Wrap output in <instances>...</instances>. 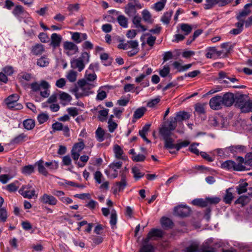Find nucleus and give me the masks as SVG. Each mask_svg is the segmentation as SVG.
<instances>
[{"instance_id": "nucleus-1", "label": "nucleus", "mask_w": 252, "mask_h": 252, "mask_svg": "<svg viewBox=\"0 0 252 252\" xmlns=\"http://www.w3.org/2000/svg\"><path fill=\"white\" fill-rule=\"evenodd\" d=\"M212 243L211 240L206 241L199 249V243L197 241H192L184 250V252H216L215 248L210 246Z\"/></svg>"}, {"instance_id": "nucleus-2", "label": "nucleus", "mask_w": 252, "mask_h": 252, "mask_svg": "<svg viewBox=\"0 0 252 252\" xmlns=\"http://www.w3.org/2000/svg\"><path fill=\"white\" fill-rule=\"evenodd\" d=\"M90 55L87 52H82L81 56L77 59H73L71 61V67L77 69L79 72L82 71L85 68V64L90 61Z\"/></svg>"}, {"instance_id": "nucleus-3", "label": "nucleus", "mask_w": 252, "mask_h": 252, "mask_svg": "<svg viewBox=\"0 0 252 252\" xmlns=\"http://www.w3.org/2000/svg\"><path fill=\"white\" fill-rule=\"evenodd\" d=\"M19 96L16 94H13L9 96L5 100V103L7 107L14 110H20L23 108L21 104L17 102Z\"/></svg>"}, {"instance_id": "nucleus-4", "label": "nucleus", "mask_w": 252, "mask_h": 252, "mask_svg": "<svg viewBox=\"0 0 252 252\" xmlns=\"http://www.w3.org/2000/svg\"><path fill=\"white\" fill-rule=\"evenodd\" d=\"M221 168L227 170L233 169L236 171H244V167L240 164V162L236 163L234 161L228 160L223 162L221 164Z\"/></svg>"}, {"instance_id": "nucleus-5", "label": "nucleus", "mask_w": 252, "mask_h": 252, "mask_svg": "<svg viewBox=\"0 0 252 252\" xmlns=\"http://www.w3.org/2000/svg\"><path fill=\"white\" fill-rule=\"evenodd\" d=\"M127 186V181L126 175L123 173L121 175V181L117 182L114 185L113 189L114 194L124 190Z\"/></svg>"}, {"instance_id": "nucleus-6", "label": "nucleus", "mask_w": 252, "mask_h": 252, "mask_svg": "<svg viewBox=\"0 0 252 252\" xmlns=\"http://www.w3.org/2000/svg\"><path fill=\"white\" fill-rule=\"evenodd\" d=\"M174 215L181 217H186L191 213L189 207L186 205H179L175 207L174 209Z\"/></svg>"}, {"instance_id": "nucleus-7", "label": "nucleus", "mask_w": 252, "mask_h": 252, "mask_svg": "<svg viewBox=\"0 0 252 252\" xmlns=\"http://www.w3.org/2000/svg\"><path fill=\"white\" fill-rule=\"evenodd\" d=\"M32 78V74L27 72H21L18 75L17 79L21 85L25 89L30 87V84L27 82L30 81Z\"/></svg>"}, {"instance_id": "nucleus-8", "label": "nucleus", "mask_w": 252, "mask_h": 252, "mask_svg": "<svg viewBox=\"0 0 252 252\" xmlns=\"http://www.w3.org/2000/svg\"><path fill=\"white\" fill-rule=\"evenodd\" d=\"M63 47L68 56H72L78 52V48L74 43L70 41H65Z\"/></svg>"}, {"instance_id": "nucleus-9", "label": "nucleus", "mask_w": 252, "mask_h": 252, "mask_svg": "<svg viewBox=\"0 0 252 252\" xmlns=\"http://www.w3.org/2000/svg\"><path fill=\"white\" fill-rule=\"evenodd\" d=\"M32 188V187L30 184L23 186L20 189L19 192L25 198H32L35 195V190Z\"/></svg>"}, {"instance_id": "nucleus-10", "label": "nucleus", "mask_w": 252, "mask_h": 252, "mask_svg": "<svg viewBox=\"0 0 252 252\" xmlns=\"http://www.w3.org/2000/svg\"><path fill=\"white\" fill-rule=\"evenodd\" d=\"M210 107L214 110L220 109L223 105L221 96L217 95L211 98L209 101Z\"/></svg>"}, {"instance_id": "nucleus-11", "label": "nucleus", "mask_w": 252, "mask_h": 252, "mask_svg": "<svg viewBox=\"0 0 252 252\" xmlns=\"http://www.w3.org/2000/svg\"><path fill=\"white\" fill-rule=\"evenodd\" d=\"M40 201L44 204L56 205L57 204V199L53 196L47 193L43 194L39 198Z\"/></svg>"}, {"instance_id": "nucleus-12", "label": "nucleus", "mask_w": 252, "mask_h": 252, "mask_svg": "<svg viewBox=\"0 0 252 252\" xmlns=\"http://www.w3.org/2000/svg\"><path fill=\"white\" fill-rule=\"evenodd\" d=\"M164 233L163 231L159 229H153L148 234L147 237L145 239V243H148L149 240L154 238H161L163 237Z\"/></svg>"}, {"instance_id": "nucleus-13", "label": "nucleus", "mask_w": 252, "mask_h": 252, "mask_svg": "<svg viewBox=\"0 0 252 252\" xmlns=\"http://www.w3.org/2000/svg\"><path fill=\"white\" fill-rule=\"evenodd\" d=\"M221 98L223 105L227 107L231 106L235 101V96L231 93H225Z\"/></svg>"}, {"instance_id": "nucleus-14", "label": "nucleus", "mask_w": 252, "mask_h": 252, "mask_svg": "<svg viewBox=\"0 0 252 252\" xmlns=\"http://www.w3.org/2000/svg\"><path fill=\"white\" fill-rule=\"evenodd\" d=\"M229 154L236 155L237 154H241L246 153V147L241 145H233L228 147Z\"/></svg>"}, {"instance_id": "nucleus-15", "label": "nucleus", "mask_w": 252, "mask_h": 252, "mask_svg": "<svg viewBox=\"0 0 252 252\" xmlns=\"http://www.w3.org/2000/svg\"><path fill=\"white\" fill-rule=\"evenodd\" d=\"M237 160L240 164L245 167L244 170H250L251 167L252 166V156L246 157L245 159L241 157H239Z\"/></svg>"}, {"instance_id": "nucleus-16", "label": "nucleus", "mask_w": 252, "mask_h": 252, "mask_svg": "<svg viewBox=\"0 0 252 252\" xmlns=\"http://www.w3.org/2000/svg\"><path fill=\"white\" fill-rule=\"evenodd\" d=\"M205 56L208 59L220 58L218 50L215 47H210L206 49Z\"/></svg>"}, {"instance_id": "nucleus-17", "label": "nucleus", "mask_w": 252, "mask_h": 252, "mask_svg": "<svg viewBox=\"0 0 252 252\" xmlns=\"http://www.w3.org/2000/svg\"><path fill=\"white\" fill-rule=\"evenodd\" d=\"M62 40V36L56 33H53L51 36V42L50 45L54 48L59 47Z\"/></svg>"}, {"instance_id": "nucleus-18", "label": "nucleus", "mask_w": 252, "mask_h": 252, "mask_svg": "<svg viewBox=\"0 0 252 252\" xmlns=\"http://www.w3.org/2000/svg\"><path fill=\"white\" fill-rule=\"evenodd\" d=\"M229 43L227 42L223 43L220 45L221 49L218 50L220 58H224L228 56L231 48L228 47Z\"/></svg>"}, {"instance_id": "nucleus-19", "label": "nucleus", "mask_w": 252, "mask_h": 252, "mask_svg": "<svg viewBox=\"0 0 252 252\" xmlns=\"http://www.w3.org/2000/svg\"><path fill=\"white\" fill-rule=\"evenodd\" d=\"M12 13L19 21H21L22 18L25 17L27 14V13L24 11L21 5H16L13 9Z\"/></svg>"}, {"instance_id": "nucleus-20", "label": "nucleus", "mask_w": 252, "mask_h": 252, "mask_svg": "<svg viewBox=\"0 0 252 252\" xmlns=\"http://www.w3.org/2000/svg\"><path fill=\"white\" fill-rule=\"evenodd\" d=\"M174 117L178 123L181 122V125L183 126L182 121L189 119L190 118V115L185 111H179L176 113Z\"/></svg>"}, {"instance_id": "nucleus-21", "label": "nucleus", "mask_w": 252, "mask_h": 252, "mask_svg": "<svg viewBox=\"0 0 252 252\" xmlns=\"http://www.w3.org/2000/svg\"><path fill=\"white\" fill-rule=\"evenodd\" d=\"M45 51L44 46L41 44H36L32 46L31 53L35 56L41 55Z\"/></svg>"}, {"instance_id": "nucleus-22", "label": "nucleus", "mask_w": 252, "mask_h": 252, "mask_svg": "<svg viewBox=\"0 0 252 252\" xmlns=\"http://www.w3.org/2000/svg\"><path fill=\"white\" fill-rule=\"evenodd\" d=\"M172 130L167 127L166 125H163L159 129V134L163 137V139L171 137Z\"/></svg>"}, {"instance_id": "nucleus-23", "label": "nucleus", "mask_w": 252, "mask_h": 252, "mask_svg": "<svg viewBox=\"0 0 252 252\" xmlns=\"http://www.w3.org/2000/svg\"><path fill=\"white\" fill-rule=\"evenodd\" d=\"M41 88L44 90L40 91V95L41 96L46 98L48 97L50 94V91L49 88H50L49 84L46 81L42 80L41 81Z\"/></svg>"}, {"instance_id": "nucleus-24", "label": "nucleus", "mask_w": 252, "mask_h": 252, "mask_svg": "<svg viewBox=\"0 0 252 252\" xmlns=\"http://www.w3.org/2000/svg\"><path fill=\"white\" fill-rule=\"evenodd\" d=\"M28 139V135L24 133H22L13 138L10 141V144L12 145L18 144L23 142L27 141Z\"/></svg>"}, {"instance_id": "nucleus-25", "label": "nucleus", "mask_w": 252, "mask_h": 252, "mask_svg": "<svg viewBox=\"0 0 252 252\" xmlns=\"http://www.w3.org/2000/svg\"><path fill=\"white\" fill-rule=\"evenodd\" d=\"M35 165L37 166V169L39 173L45 176H47L49 174L47 169L46 168L45 163L42 160H39L35 163Z\"/></svg>"}, {"instance_id": "nucleus-26", "label": "nucleus", "mask_w": 252, "mask_h": 252, "mask_svg": "<svg viewBox=\"0 0 252 252\" xmlns=\"http://www.w3.org/2000/svg\"><path fill=\"white\" fill-rule=\"evenodd\" d=\"M247 95L244 94H239L235 96V105L239 108L245 103L247 99Z\"/></svg>"}, {"instance_id": "nucleus-27", "label": "nucleus", "mask_w": 252, "mask_h": 252, "mask_svg": "<svg viewBox=\"0 0 252 252\" xmlns=\"http://www.w3.org/2000/svg\"><path fill=\"white\" fill-rule=\"evenodd\" d=\"M232 189L233 188H229L226 190L225 194L223 198V201L226 204H230L234 198L233 194L231 191Z\"/></svg>"}, {"instance_id": "nucleus-28", "label": "nucleus", "mask_w": 252, "mask_h": 252, "mask_svg": "<svg viewBox=\"0 0 252 252\" xmlns=\"http://www.w3.org/2000/svg\"><path fill=\"white\" fill-rule=\"evenodd\" d=\"M141 18L138 15H135L132 20V23L134 25L135 27L137 29H140L142 31H146V28L141 24Z\"/></svg>"}, {"instance_id": "nucleus-29", "label": "nucleus", "mask_w": 252, "mask_h": 252, "mask_svg": "<svg viewBox=\"0 0 252 252\" xmlns=\"http://www.w3.org/2000/svg\"><path fill=\"white\" fill-rule=\"evenodd\" d=\"M94 85L91 84H89V86L83 90H79V89H78L76 92V96L77 97H81L82 96H87L89 95L90 93L89 90L94 88Z\"/></svg>"}, {"instance_id": "nucleus-30", "label": "nucleus", "mask_w": 252, "mask_h": 252, "mask_svg": "<svg viewBox=\"0 0 252 252\" xmlns=\"http://www.w3.org/2000/svg\"><path fill=\"white\" fill-rule=\"evenodd\" d=\"M50 62V59L47 57L43 56L37 59L36 64L41 67H45L48 66Z\"/></svg>"}, {"instance_id": "nucleus-31", "label": "nucleus", "mask_w": 252, "mask_h": 252, "mask_svg": "<svg viewBox=\"0 0 252 252\" xmlns=\"http://www.w3.org/2000/svg\"><path fill=\"white\" fill-rule=\"evenodd\" d=\"M248 183L245 182H242L236 187V189L238 194L245 193L248 190Z\"/></svg>"}, {"instance_id": "nucleus-32", "label": "nucleus", "mask_w": 252, "mask_h": 252, "mask_svg": "<svg viewBox=\"0 0 252 252\" xmlns=\"http://www.w3.org/2000/svg\"><path fill=\"white\" fill-rule=\"evenodd\" d=\"M146 109L144 107H141L137 109L134 112L132 122H135V120L140 119L144 114Z\"/></svg>"}, {"instance_id": "nucleus-33", "label": "nucleus", "mask_w": 252, "mask_h": 252, "mask_svg": "<svg viewBox=\"0 0 252 252\" xmlns=\"http://www.w3.org/2000/svg\"><path fill=\"white\" fill-rule=\"evenodd\" d=\"M130 45L132 50L128 51L127 54L128 56L132 57L137 54L139 52V43L138 41L137 42H132V44H130Z\"/></svg>"}, {"instance_id": "nucleus-34", "label": "nucleus", "mask_w": 252, "mask_h": 252, "mask_svg": "<svg viewBox=\"0 0 252 252\" xmlns=\"http://www.w3.org/2000/svg\"><path fill=\"white\" fill-rule=\"evenodd\" d=\"M125 13L129 16H133L135 15L136 13V10L135 8V5L132 3H128L125 7Z\"/></svg>"}, {"instance_id": "nucleus-35", "label": "nucleus", "mask_w": 252, "mask_h": 252, "mask_svg": "<svg viewBox=\"0 0 252 252\" xmlns=\"http://www.w3.org/2000/svg\"><path fill=\"white\" fill-rule=\"evenodd\" d=\"M173 11H168L165 12L162 16L161 17L160 21L164 24L168 25L171 20V16L173 14Z\"/></svg>"}, {"instance_id": "nucleus-36", "label": "nucleus", "mask_w": 252, "mask_h": 252, "mask_svg": "<svg viewBox=\"0 0 252 252\" xmlns=\"http://www.w3.org/2000/svg\"><path fill=\"white\" fill-rule=\"evenodd\" d=\"M250 201V198L246 195L240 196L235 202V204H240L244 206L248 204Z\"/></svg>"}, {"instance_id": "nucleus-37", "label": "nucleus", "mask_w": 252, "mask_h": 252, "mask_svg": "<svg viewBox=\"0 0 252 252\" xmlns=\"http://www.w3.org/2000/svg\"><path fill=\"white\" fill-rule=\"evenodd\" d=\"M142 16L143 20L148 23L151 24L153 23V19L152 18V15L150 12L147 10L144 9L142 12Z\"/></svg>"}, {"instance_id": "nucleus-38", "label": "nucleus", "mask_w": 252, "mask_h": 252, "mask_svg": "<svg viewBox=\"0 0 252 252\" xmlns=\"http://www.w3.org/2000/svg\"><path fill=\"white\" fill-rule=\"evenodd\" d=\"M114 152L116 158L118 159H124V157L123 156L124 152L120 146L116 145L114 146Z\"/></svg>"}, {"instance_id": "nucleus-39", "label": "nucleus", "mask_w": 252, "mask_h": 252, "mask_svg": "<svg viewBox=\"0 0 252 252\" xmlns=\"http://www.w3.org/2000/svg\"><path fill=\"white\" fill-rule=\"evenodd\" d=\"M164 140V146L166 148L168 149H176V144H174V140L171 138H167L163 139Z\"/></svg>"}, {"instance_id": "nucleus-40", "label": "nucleus", "mask_w": 252, "mask_h": 252, "mask_svg": "<svg viewBox=\"0 0 252 252\" xmlns=\"http://www.w3.org/2000/svg\"><path fill=\"white\" fill-rule=\"evenodd\" d=\"M162 226L164 228H170L173 226L172 220L166 217H162L160 220Z\"/></svg>"}, {"instance_id": "nucleus-41", "label": "nucleus", "mask_w": 252, "mask_h": 252, "mask_svg": "<svg viewBox=\"0 0 252 252\" xmlns=\"http://www.w3.org/2000/svg\"><path fill=\"white\" fill-rule=\"evenodd\" d=\"M96 138L98 141L102 142L104 140L105 132L104 130L99 127L95 131Z\"/></svg>"}, {"instance_id": "nucleus-42", "label": "nucleus", "mask_w": 252, "mask_h": 252, "mask_svg": "<svg viewBox=\"0 0 252 252\" xmlns=\"http://www.w3.org/2000/svg\"><path fill=\"white\" fill-rule=\"evenodd\" d=\"M154 249L153 246L148 243H145L144 241V244L139 250V252H154Z\"/></svg>"}, {"instance_id": "nucleus-43", "label": "nucleus", "mask_w": 252, "mask_h": 252, "mask_svg": "<svg viewBox=\"0 0 252 252\" xmlns=\"http://www.w3.org/2000/svg\"><path fill=\"white\" fill-rule=\"evenodd\" d=\"M109 109H104L98 111L99 116L98 118L101 122H105L107 120V117L108 115Z\"/></svg>"}, {"instance_id": "nucleus-44", "label": "nucleus", "mask_w": 252, "mask_h": 252, "mask_svg": "<svg viewBox=\"0 0 252 252\" xmlns=\"http://www.w3.org/2000/svg\"><path fill=\"white\" fill-rule=\"evenodd\" d=\"M23 126L27 130H31L35 126L34 120L32 119H27L23 122Z\"/></svg>"}, {"instance_id": "nucleus-45", "label": "nucleus", "mask_w": 252, "mask_h": 252, "mask_svg": "<svg viewBox=\"0 0 252 252\" xmlns=\"http://www.w3.org/2000/svg\"><path fill=\"white\" fill-rule=\"evenodd\" d=\"M216 151L220 157H228L230 156L228 147L223 149H217Z\"/></svg>"}, {"instance_id": "nucleus-46", "label": "nucleus", "mask_w": 252, "mask_h": 252, "mask_svg": "<svg viewBox=\"0 0 252 252\" xmlns=\"http://www.w3.org/2000/svg\"><path fill=\"white\" fill-rule=\"evenodd\" d=\"M71 154L73 159L75 161V164H76L79 167H83L85 166V163H80V162L77 161L80 156V153L71 150Z\"/></svg>"}, {"instance_id": "nucleus-47", "label": "nucleus", "mask_w": 252, "mask_h": 252, "mask_svg": "<svg viewBox=\"0 0 252 252\" xmlns=\"http://www.w3.org/2000/svg\"><path fill=\"white\" fill-rule=\"evenodd\" d=\"M137 40H129L126 43L121 42L118 45V48L120 49L127 50L131 48L130 44L132 42H137Z\"/></svg>"}, {"instance_id": "nucleus-48", "label": "nucleus", "mask_w": 252, "mask_h": 252, "mask_svg": "<svg viewBox=\"0 0 252 252\" xmlns=\"http://www.w3.org/2000/svg\"><path fill=\"white\" fill-rule=\"evenodd\" d=\"M34 167L32 165H28L24 166L22 168V173L25 175H29L34 172Z\"/></svg>"}, {"instance_id": "nucleus-49", "label": "nucleus", "mask_w": 252, "mask_h": 252, "mask_svg": "<svg viewBox=\"0 0 252 252\" xmlns=\"http://www.w3.org/2000/svg\"><path fill=\"white\" fill-rule=\"evenodd\" d=\"M177 121L175 119V117H170L169 121L167 123L166 126L170 129L174 130L175 129L177 126Z\"/></svg>"}, {"instance_id": "nucleus-50", "label": "nucleus", "mask_w": 252, "mask_h": 252, "mask_svg": "<svg viewBox=\"0 0 252 252\" xmlns=\"http://www.w3.org/2000/svg\"><path fill=\"white\" fill-rule=\"evenodd\" d=\"M117 21L121 26L125 28L127 27V19L125 16H118L117 17Z\"/></svg>"}, {"instance_id": "nucleus-51", "label": "nucleus", "mask_w": 252, "mask_h": 252, "mask_svg": "<svg viewBox=\"0 0 252 252\" xmlns=\"http://www.w3.org/2000/svg\"><path fill=\"white\" fill-rule=\"evenodd\" d=\"M192 204L194 205L204 207L207 206L206 199H195L192 200Z\"/></svg>"}, {"instance_id": "nucleus-52", "label": "nucleus", "mask_w": 252, "mask_h": 252, "mask_svg": "<svg viewBox=\"0 0 252 252\" xmlns=\"http://www.w3.org/2000/svg\"><path fill=\"white\" fill-rule=\"evenodd\" d=\"M117 222V213L115 210H113L110 217V223L112 226V228L114 229L115 227V225Z\"/></svg>"}, {"instance_id": "nucleus-53", "label": "nucleus", "mask_w": 252, "mask_h": 252, "mask_svg": "<svg viewBox=\"0 0 252 252\" xmlns=\"http://www.w3.org/2000/svg\"><path fill=\"white\" fill-rule=\"evenodd\" d=\"M132 173L133 174L134 178L138 180L142 178L144 174L140 172V169L137 167H133L132 168Z\"/></svg>"}, {"instance_id": "nucleus-54", "label": "nucleus", "mask_w": 252, "mask_h": 252, "mask_svg": "<svg viewBox=\"0 0 252 252\" xmlns=\"http://www.w3.org/2000/svg\"><path fill=\"white\" fill-rule=\"evenodd\" d=\"M85 145L82 141L75 143L72 150V151L80 153L84 148Z\"/></svg>"}, {"instance_id": "nucleus-55", "label": "nucleus", "mask_w": 252, "mask_h": 252, "mask_svg": "<svg viewBox=\"0 0 252 252\" xmlns=\"http://www.w3.org/2000/svg\"><path fill=\"white\" fill-rule=\"evenodd\" d=\"M166 0H161V1L156 2L154 4V8L157 11H160L162 10L165 6Z\"/></svg>"}, {"instance_id": "nucleus-56", "label": "nucleus", "mask_w": 252, "mask_h": 252, "mask_svg": "<svg viewBox=\"0 0 252 252\" xmlns=\"http://www.w3.org/2000/svg\"><path fill=\"white\" fill-rule=\"evenodd\" d=\"M66 78L70 82H75L76 80L77 72L73 70L69 71L66 75Z\"/></svg>"}, {"instance_id": "nucleus-57", "label": "nucleus", "mask_w": 252, "mask_h": 252, "mask_svg": "<svg viewBox=\"0 0 252 252\" xmlns=\"http://www.w3.org/2000/svg\"><path fill=\"white\" fill-rule=\"evenodd\" d=\"M45 165L50 171L53 170H56L58 168V163L57 162L55 161L51 162H46L45 163Z\"/></svg>"}, {"instance_id": "nucleus-58", "label": "nucleus", "mask_w": 252, "mask_h": 252, "mask_svg": "<svg viewBox=\"0 0 252 252\" xmlns=\"http://www.w3.org/2000/svg\"><path fill=\"white\" fill-rule=\"evenodd\" d=\"M250 12V10L244 8V9L237 16L236 18L238 20L241 21L242 20H243V18H245L247 16Z\"/></svg>"}, {"instance_id": "nucleus-59", "label": "nucleus", "mask_w": 252, "mask_h": 252, "mask_svg": "<svg viewBox=\"0 0 252 252\" xmlns=\"http://www.w3.org/2000/svg\"><path fill=\"white\" fill-rule=\"evenodd\" d=\"M49 119V116L46 113H41L37 116V120L40 124H42L46 122Z\"/></svg>"}, {"instance_id": "nucleus-60", "label": "nucleus", "mask_w": 252, "mask_h": 252, "mask_svg": "<svg viewBox=\"0 0 252 252\" xmlns=\"http://www.w3.org/2000/svg\"><path fill=\"white\" fill-rule=\"evenodd\" d=\"M207 206L209 204H218L220 201V198L219 197H212L206 198Z\"/></svg>"}, {"instance_id": "nucleus-61", "label": "nucleus", "mask_w": 252, "mask_h": 252, "mask_svg": "<svg viewBox=\"0 0 252 252\" xmlns=\"http://www.w3.org/2000/svg\"><path fill=\"white\" fill-rule=\"evenodd\" d=\"M250 100H247L246 102L240 108L241 111L243 113H248L250 112Z\"/></svg>"}, {"instance_id": "nucleus-62", "label": "nucleus", "mask_w": 252, "mask_h": 252, "mask_svg": "<svg viewBox=\"0 0 252 252\" xmlns=\"http://www.w3.org/2000/svg\"><path fill=\"white\" fill-rule=\"evenodd\" d=\"M85 78L88 81H93L96 79V75L95 73L89 72V70L86 71Z\"/></svg>"}, {"instance_id": "nucleus-63", "label": "nucleus", "mask_w": 252, "mask_h": 252, "mask_svg": "<svg viewBox=\"0 0 252 252\" xmlns=\"http://www.w3.org/2000/svg\"><path fill=\"white\" fill-rule=\"evenodd\" d=\"M145 156L140 154H136L134 156L131 157L132 160L135 162H142L145 160Z\"/></svg>"}, {"instance_id": "nucleus-64", "label": "nucleus", "mask_w": 252, "mask_h": 252, "mask_svg": "<svg viewBox=\"0 0 252 252\" xmlns=\"http://www.w3.org/2000/svg\"><path fill=\"white\" fill-rule=\"evenodd\" d=\"M181 29L182 31L186 32L185 34H189L192 30V27L190 25L187 24H182L181 25Z\"/></svg>"}]
</instances>
